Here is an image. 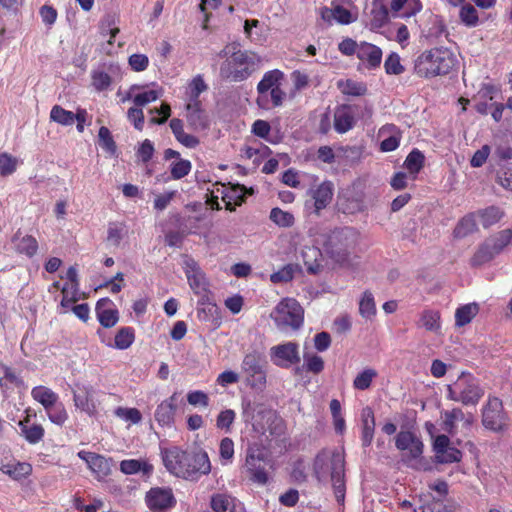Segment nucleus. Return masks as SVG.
<instances>
[{"instance_id":"nucleus-1","label":"nucleus","mask_w":512,"mask_h":512,"mask_svg":"<svg viewBox=\"0 0 512 512\" xmlns=\"http://www.w3.org/2000/svg\"><path fill=\"white\" fill-rule=\"evenodd\" d=\"M164 466L173 475L186 480H197L211 471V463L205 451L189 453L179 447L162 450Z\"/></svg>"},{"instance_id":"nucleus-2","label":"nucleus","mask_w":512,"mask_h":512,"mask_svg":"<svg viewBox=\"0 0 512 512\" xmlns=\"http://www.w3.org/2000/svg\"><path fill=\"white\" fill-rule=\"evenodd\" d=\"M219 57L225 58L220 66L221 77L233 82L248 79L261 66V58L257 54L238 49L237 44L226 46L219 52Z\"/></svg>"},{"instance_id":"nucleus-3","label":"nucleus","mask_w":512,"mask_h":512,"mask_svg":"<svg viewBox=\"0 0 512 512\" xmlns=\"http://www.w3.org/2000/svg\"><path fill=\"white\" fill-rule=\"evenodd\" d=\"M313 471L320 483H332L336 501L343 504L345 500V461L341 453L322 450L314 460Z\"/></svg>"},{"instance_id":"nucleus-4","label":"nucleus","mask_w":512,"mask_h":512,"mask_svg":"<svg viewBox=\"0 0 512 512\" xmlns=\"http://www.w3.org/2000/svg\"><path fill=\"white\" fill-rule=\"evenodd\" d=\"M359 241L360 233L355 228L343 227L325 236L323 248L333 261L343 264L348 261Z\"/></svg>"},{"instance_id":"nucleus-5","label":"nucleus","mask_w":512,"mask_h":512,"mask_svg":"<svg viewBox=\"0 0 512 512\" xmlns=\"http://www.w3.org/2000/svg\"><path fill=\"white\" fill-rule=\"evenodd\" d=\"M456 58L447 48H433L422 52L415 60L414 70L420 77H435L449 73Z\"/></svg>"},{"instance_id":"nucleus-6","label":"nucleus","mask_w":512,"mask_h":512,"mask_svg":"<svg viewBox=\"0 0 512 512\" xmlns=\"http://www.w3.org/2000/svg\"><path fill=\"white\" fill-rule=\"evenodd\" d=\"M484 393L479 380L468 372H462L453 383L447 385V398L464 406H476Z\"/></svg>"},{"instance_id":"nucleus-7","label":"nucleus","mask_w":512,"mask_h":512,"mask_svg":"<svg viewBox=\"0 0 512 512\" xmlns=\"http://www.w3.org/2000/svg\"><path fill=\"white\" fill-rule=\"evenodd\" d=\"M284 78L283 72L274 69L266 72L257 85V105L265 110L279 107L283 104L286 93L281 89Z\"/></svg>"},{"instance_id":"nucleus-8","label":"nucleus","mask_w":512,"mask_h":512,"mask_svg":"<svg viewBox=\"0 0 512 512\" xmlns=\"http://www.w3.org/2000/svg\"><path fill=\"white\" fill-rule=\"evenodd\" d=\"M509 245H512V227L488 237L471 258V265L477 267L490 262Z\"/></svg>"},{"instance_id":"nucleus-9","label":"nucleus","mask_w":512,"mask_h":512,"mask_svg":"<svg viewBox=\"0 0 512 512\" xmlns=\"http://www.w3.org/2000/svg\"><path fill=\"white\" fill-rule=\"evenodd\" d=\"M270 317L280 330L298 329L303 323V309L292 298H285L273 309Z\"/></svg>"},{"instance_id":"nucleus-10","label":"nucleus","mask_w":512,"mask_h":512,"mask_svg":"<svg viewBox=\"0 0 512 512\" xmlns=\"http://www.w3.org/2000/svg\"><path fill=\"white\" fill-rule=\"evenodd\" d=\"M241 375L246 385L254 390L262 391L266 386L265 361L257 351H252L243 357Z\"/></svg>"},{"instance_id":"nucleus-11","label":"nucleus","mask_w":512,"mask_h":512,"mask_svg":"<svg viewBox=\"0 0 512 512\" xmlns=\"http://www.w3.org/2000/svg\"><path fill=\"white\" fill-rule=\"evenodd\" d=\"M268 462V456L261 446H248L243 468L253 483L264 486L269 482V474L265 468Z\"/></svg>"},{"instance_id":"nucleus-12","label":"nucleus","mask_w":512,"mask_h":512,"mask_svg":"<svg viewBox=\"0 0 512 512\" xmlns=\"http://www.w3.org/2000/svg\"><path fill=\"white\" fill-rule=\"evenodd\" d=\"M395 446L402 451V461L413 469H420L424 444L411 431H400L395 439Z\"/></svg>"},{"instance_id":"nucleus-13","label":"nucleus","mask_w":512,"mask_h":512,"mask_svg":"<svg viewBox=\"0 0 512 512\" xmlns=\"http://www.w3.org/2000/svg\"><path fill=\"white\" fill-rule=\"evenodd\" d=\"M333 19L342 25H348L355 22L358 18L357 9L352 0H333L331 8H324L322 18Z\"/></svg>"},{"instance_id":"nucleus-14","label":"nucleus","mask_w":512,"mask_h":512,"mask_svg":"<svg viewBox=\"0 0 512 512\" xmlns=\"http://www.w3.org/2000/svg\"><path fill=\"white\" fill-rule=\"evenodd\" d=\"M483 425L493 431H501L506 426V416L503 412L502 401L497 397L489 396L482 411Z\"/></svg>"},{"instance_id":"nucleus-15","label":"nucleus","mask_w":512,"mask_h":512,"mask_svg":"<svg viewBox=\"0 0 512 512\" xmlns=\"http://www.w3.org/2000/svg\"><path fill=\"white\" fill-rule=\"evenodd\" d=\"M269 355L272 363L281 368H289L300 362L299 345L294 342L271 347Z\"/></svg>"},{"instance_id":"nucleus-16","label":"nucleus","mask_w":512,"mask_h":512,"mask_svg":"<svg viewBox=\"0 0 512 512\" xmlns=\"http://www.w3.org/2000/svg\"><path fill=\"white\" fill-rule=\"evenodd\" d=\"M333 194V183L331 181H324L308 190L310 200L306 202L305 206L308 209H312L313 212L318 215L321 210L325 209L331 203Z\"/></svg>"},{"instance_id":"nucleus-17","label":"nucleus","mask_w":512,"mask_h":512,"mask_svg":"<svg viewBox=\"0 0 512 512\" xmlns=\"http://www.w3.org/2000/svg\"><path fill=\"white\" fill-rule=\"evenodd\" d=\"M145 502L152 511L169 509L176 504L172 489L168 487L151 488L146 493Z\"/></svg>"},{"instance_id":"nucleus-18","label":"nucleus","mask_w":512,"mask_h":512,"mask_svg":"<svg viewBox=\"0 0 512 512\" xmlns=\"http://www.w3.org/2000/svg\"><path fill=\"white\" fill-rule=\"evenodd\" d=\"M177 409V393H173L170 397L160 402L154 412L155 421L161 427L171 428L175 422V414Z\"/></svg>"},{"instance_id":"nucleus-19","label":"nucleus","mask_w":512,"mask_h":512,"mask_svg":"<svg viewBox=\"0 0 512 512\" xmlns=\"http://www.w3.org/2000/svg\"><path fill=\"white\" fill-rule=\"evenodd\" d=\"M78 457L86 462L88 468L99 480L105 478L111 472L110 460L102 455L82 450L78 452Z\"/></svg>"},{"instance_id":"nucleus-20","label":"nucleus","mask_w":512,"mask_h":512,"mask_svg":"<svg viewBox=\"0 0 512 512\" xmlns=\"http://www.w3.org/2000/svg\"><path fill=\"white\" fill-rule=\"evenodd\" d=\"M186 277L190 288L193 292L200 296H206L209 283L204 273L197 266L196 262L189 260L186 262Z\"/></svg>"},{"instance_id":"nucleus-21","label":"nucleus","mask_w":512,"mask_h":512,"mask_svg":"<svg viewBox=\"0 0 512 512\" xmlns=\"http://www.w3.org/2000/svg\"><path fill=\"white\" fill-rule=\"evenodd\" d=\"M94 390L88 385H77L73 391V401L77 409L85 412L89 416L96 413V405L93 400Z\"/></svg>"},{"instance_id":"nucleus-22","label":"nucleus","mask_w":512,"mask_h":512,"mask_svg":"<svg viewBox=\"0 0 512 512\" xmlns=\"http://www.w3.org/2000/svg\"><path fill=\"white\" fill-rule=\"evenodd\" d=\"M222 187L221 196L226 209L235 211V206H240L245 201L247 188L238 183H228V185H222Z\"/></svg>"},{"instance_id":"nucleus-23","label":"nucleus","mask_w":512,"mask_h":512,"mask_svg":"<svg viewBox=\"0 0 512 512\" xmlns=\"http://www.w3.org/2000/svg\"><path fill=\"white\" fill-rule=\"evenodd\" d=\"M357 58L365 68L374 70L381 64L382 50L374 44L361 42Z\"/></svg>"},{"instance_id":"nucleus-24","label":"nucleus","mask_w":512,"mask_h":512,"mask_svg":"<svg viewBox=\"0 0 512 512\" xmlns=\"http://www.w3.org/2000/svg\"><path fill=\"white\" fill-rule=\"evenodd\" d=\"M96 315L100 324L105 328L115 326L119 319V313L114 308V303L109 298H102L96 303Z\"/></svg>"},{"instance_id":"nucleus-25","label":"nucleus","mask_w":512,"mask_h":512,"mask_svg":"<svg viewBox=\"0 0 512 512\" xmlns=\"http://www.w3.org/2000/svg\"><path fill=\"white\" fill-rule=\"evenodd\" d=\"M379 137L382 138L380 143L381 151L391 152L399 147L402 135L398 127L393 124H387L379 130Z\"/></svg>"},{"instance_id":"nucleus-26","label":"nucleus","mask_w":512,"mask_h":512,"mask_svg":"<svg viewBox=\"0 0 512 512\" xmlns=\"http://www.w3.org/2000/svg\"><path fill=\"white\" fill-rule=\"evenodd\" d=\"M355 125V113L353 108L348 105H342L335 110L334 128L342 134L351 130Z\"/></svg>"},{"instance_id":"nucleus-27","label":"nucleus","mask_w":512,"mask_h":512,"mask_svg":"<svg viewBox=\"0 0 512 512\" xmlns=\"http://www.w3.org/2000/svg\"><path fill=\"white\" fill-rule=\"evenodd\" d=\"M187 121L194 129H205L209 126V118L202 109L201 102H188L186 105Z\"/></svg>"},{"instance_id":"nucleus-28","label":"nucleus","mask_w":512,"mask_h":512,"mask_svg":"<svg viewBox=\"0 0 512 512\" xmlns=\"http://www.w3.org/2000/svg\"><path fill=\"white\" fill-rule=\"evenodd\" d=\"M301 257L308 273L316 274L322 268V252L318 247L305 246L301 250Z\"/></svg>"},{"instance_id":"nucleus-29","label":"nucleus","mask_w":512,"mask_h":512,"mask_svg":"<svg viewBox=\"0 0 512 512\" xmlns=\"http://www.w3.org/2000/svg\"><path fill=\"white\" fill-rule=\"evenodd\" d=\"M361 424H362V446L368 447L371 445L374 438L375 431V417L373 410L370 407H365L361 411Z\"/></svg>"},{"instance_id":"nucleus-30","label":"nucleus","mask_w":512,"mask_h":512,"mask_svg":"<svg viewBox=\"0 0 512 512\" xmlns=\"http://www.w3.org/2000/svg\"><path fill=\"white\" fill-rule=\"evenodd\" d=\"M120 471L126 475L141 473L149 477L153 472V465L144 459H126L120 462Z\"/></svg>"},{"instance_id":"nucleus-31","label":"nucleus","mask_w":512,"mask_h":512,"mask_svg":"<svg viewBox=\"0 0 512 512\" xmlns=\"http://www.w3.org/2000/svg\"><path fill=\"white\" fill-rule=\"evenodd\" d=\"M425 156L417 148H414L406 157L403 167L410 175V180L414 181L424 166Z\"/></svg>"},{"instance_id":"nucleus-32","label":"nucleus","mask_w":512,"mask_h":512,"mask_svg":"<svg viewBox=\"0 0 512 512\" xmlns=\"http://www.w3.org/2000/svg\"><path fill=\"white\" fill-rule=\"evenodd\" d=\"M29 418L26 417L24 420H20L18 425L21 429V435L29 444H37L44 437V428L40 424L29 425Z\"/></svg>"},{"instance_id":"nucleus-33","label":"nucleus","mask_w":512,"mask_h":512,"mask_svg":"<svg viewBox=\"0 0 512 512\" xmlns=\"http://www.w3.org/2000/svg\"><path fill=\"white\" fill-rule=\"evenodd\" d=\"M12 243L16 252L24 254L27 257L34 256L38 249L37 240L30 235L21 236L20 234H16L12 239Z\"/></svg>"},{"instance_id":"nucleus-34","label":"nucleus","mask_w":512,"mask_h":512,"mask_svg":"<svg viewBox=\"0 0 512 512\" xmlns=\"http://www.w3.org/2000/svg\"><path fill=\"white\" fill-rule=\"evenodd\" d=\"M390 7L392 12L398 13L403 11L400 16L409 18L422 10V3L420 0H392Z\"/></svg>"},{"instance_id":"nucleus-35","label":"nucleus","mask_w":512,"mask_h":512,"mask_svg":"<svg viewBox=\"0 0 512 512\" xmlns=\"http://www.w3.org/2000/svg\"><path fill=\"white\" fill-rule=\"evenodd\" d=\"M32 398L40 403L44 409H48L59 401V396L46 386H36L31 390Z\"/></svg>"},{"instance_id":"nucleus-36","label":"nucleus","mask_w":512,"mask_h":512,"mask_svg":"<svg viewBox=\"0 0 512 512\" xmlns=\"http://www.w3.org/2000/svg\"><path fill=\"white\" fill-rule=\"evenodd\" d=\"M371 27L378 29L383 27L389 20V12L383 0H373L371 4Z\"/></svg>"},{"instance_id":"nucleus-37","label":"nucleus","mask_w":512,"mask_h":512,"mask_svg":"<svg viewBox=\"0 0 512 512\" xmlns=\"http://www.w3.org/2000/svg\"><path fill=\"white\" fill-rule=\"evenodd\" d=\"M144 88L137 91V96L134 98V104L135 106L142 107L145 106L151 102L156 101L163 95V89L156 85L155 83H152L151 89H147L148 85H143Z\"/></svg>"},{"instance_id":"nucleus-38","label":"nucleus","mask_w":512,"mask_h":512,"mask_svg":"<svg viewBox=\"0 0 512 512\" xmlns=\"http://www.w3.org/2000/svg\"><path fill=\"white\" fill-rule=\"evenodd\" d=\"M475 214L485 229L497 224L504 216V212L496 206L478 210Z\"/></svg>"},{"instance_id":"nucleus-39","label":"nucleus","mask_w":512,"mask_h":512,"mask_svg":"<svg viewBox=\"0 0 512 512\" xmlns=\"http://www.w3.org/2000/svg\"><path fill=\"white\" fill-rule=\"evenodd\" d=\"M458 421H465L467 426L472 423L471 420L465 419V415L460 408H454L450 411H445L443 429L451 435L455 434L456 422Z\"/></svg>"},{"instance_id":"nucleus-40","label":"nucleus","mask_w":512,"mask_h":512,"mask_svg":"<svg viewBox=\"0 0 512 512\" xmlns=\"http://www.w3.org/2000/svg\"><path fill=\"white\" fill-rule=\"evenodd\" d=\"M476 214H468L464 216L456 225L453 236L457 239L465 238L477 230Z\"/></svg>"},{"instance_id":"nucleus-41","label":"nucleus","mask_w":512,"mask_h":512,"mask_svg":"<svg viewBox=\"0 0 512 512\" xmlns=\"http://www.w3.org/2000/svg\"><path fill=\"white\" fill-rule=\"evenodd\" d=\"M61 292L63 297L60 302V307L58 308V313L64 314L78 300L79 287H77L76 284H65L61 288Z\"/></svg>"},{"instance_id":"nucleus-42","label":"nucleus","mask_w":512,"mask_h":512,"mask_svg":"<svg viewBox=\"0 0 512 512\" xmlns=\"http://www.w3.org/2000/svg\"><path fill=\"white\" fill-rule=\"evenodd\" d=\"M0 471L14 480H21L32 473V466L27 462H18L16 464H6L0 467Z\"/></svg>"},{"instance_id":"nucleus-43","label":"nucleus","mask_w":512,"mask_h":512,"mask_svg":"<svg viewBox=\"0 0 512 512\" xmlns=\"http://www.w3.org/2000/svg\"><path fill=\"white\" fill-rule=\"evenodd\" d=\"M479 307L476 303H469L459 307L455 312V323L457 326H465L477 315Z\"/></svg>"},{"instance_id":"nucleus-44","label":"nucleus","mask_w":512,"mask_h":512,"mask_svg":"<svg viewBox=\"0 0 512 512\" xmlns=\"http://www.w3.org/2000/svg\"><path fill=\"white\" fill-rule=\"evenodd\" d=\"M211 508L215 512H233L235 498L227 494H216L211 499Z\"/></svg>"},{"instance_id":"nucleus-45","label":"nucleus","mask_w":512,"mask_h":512,"mask_svg":"<svg viewBox=\"0 0 512 512\" xmlns=\"http://www.w3.org/2000/svg\"><path fill=\"white\" fill-rule=\"evenodd\" d=\"M342 210L347 214H354L365 209L363 193H352L341 203Z\"/></svg>"},{"instance_id":"nucleus-46","label":"nucleus","mask_w":512,"mask_h":512,"mask_svg":"<svg viewBox=\"0 0 512 512\" xmlns=\"http://www.w3.org/2000/svg\"><path fill=\"white\" fill-rule=\"evenodd\" d=\"M270 220L281 228L292 227L295 223L294 215L288 211H284L278 207L270 211Z\"/></svg>"},{"instance_id":"nucleus-47","label":"nucleus","mask_w":512,"mask_h":512,"mask_svg":"<svg viewBox=\"0 0 512 512\" xmlns=\"http://www.w3.org/2000/svg\"><path fill=\"white\" fill-rule=\"evenodd\" d=\"M359 313L366 319H372L376 314L374 296L370 291H365L359 302Z\"/></svg>"},{"instance_id":"nucleus-48","label":"nucleus","mask_w":512,"mask_h":512,"mask_svg":"<svg viewBox=\"0 0 512 512\" xmlns=\"http://www.w3.org/2000/svg\"><path fill=\"white\" fill-rule=\"evenodd\" d=\"M419 323L428 331L438 332L441 328L440 314L437 311L425 310L421 314Z\"/></svg>"},{"instance_id":"nucleus-49","label":"nucleus","mask_w":512,"mask_h":512,"mask_svg":"<svg viewBox=\"0 0 512 512\" xmlns=\"http://www.w3.org/2000/svg\"><path fill=\"white\" fill-rule=\"evenodd\" d=\"M207 89L208 85L205 83L203 76L200 74L196 75L188 84V102H200L198 99L200 94L205 92Z\"/></svg>"},{"instance_id":"nucleus-50","label":"nucleus","mask_w":512,"mask_h":512,"mask_svg":"<svg viewBox=\"0 0 512 512\" xmlns=\"http://www.w3.org/2000/svg\"><path fill=\"white\" fill-rule=\"evenodd\" d=\"M299 270L300 268L298 265L287 264L278 271L272 273L270 275V281L274 284L287 283L293 279L294 274Z\"/></svg>"},{"instance_id":"nucleus-51","label":"nucleus","mask_w":512,"mask_h":512,"mask_svg":"<svg viewBox=\"0 0 512 512\" xmlns=\"http://www.w3.org/2000/svg\"><path fill=\"white\" fill-rule=\"evenodd\" d=\"M459 17L461 22L467 27H476L479 24L478 11L470 3L461 6Z\"/></svg>"},{"instance_id":"nucleus-52","label":"nucleus","mask_w":512,"mask_h":512,"mask_svg":"<svg viewBox=\"0 0 512 512\" xmlns=\"http://www.w3.org/2000/svg\"><path fill=\"white\" fill-rule=\"evenodd\" d=\"M91 78L92 85L97 91H104L108 89L112 83L111 76L106 71L105 66L93 70Z\"/></svg>"},{"instance_id":"nucleus-53","label":"nucleus","mask_w":512,"mask_h":512,"mask_svg":"<svg viewBox=\"0 0 512 512\" xmlns=\"http://www.w3.org/2000/svg\"><path fill=\"white\" fill-rule=\"evenodd\" d=\"M50 119L63 126H70L75 122L74 113L65 110L59 105L52 107L50 111Z\"/></svg>"},{"instance_id":"nucleus-54","label":"nucleus","mask_w":512,"mask_h":512,"mask_svg":"<svg viewBox=\"0 0 512 512\" xmlns=\"http://www.w3.org/2000/svg\"><path fill=\"white\" fill-rule=\"evenodd\" d=\"M338 87L341 89L342 93L351 96H362L367 92L366 84L350 79L339 81Z\"/></svg>"},{"instance_id":"nucleus-55","label":"nucleus","mask_w":512,"mask_h":512,"mask_svg":"<svg viewBox=\"0 0 512 512\" xmlns=\"http://www.w3.org/2000/svg\"><path fill=\"white\" fill-rule=\"evenodd\" d=\"M45 411L49 420L55 425L62 426L68 419V413L59 401Z\"/></svg>"},{"instance_id":"nucleus-56","label":"nucleus","mask_w":512,"mask_h":512,"mask_svg":"<svg viewBox=\"0 0 512 512\" xmlns=\"http://www.w3.org/2000/svg\"><path fill=\"white\" fill-rule=\"evenodd\" d=\"M377 376L374 369L368 368L360 372L353 381V386L358 390H366L370 387L373 379Z\"/></svg>"},{"instance_id":"nucleus-57","label":"nucleus","mask_w":512,"mask_h":512,"mask_svg":"<svg viewBox=\"0 0 512 512\" xmlns=\"http://www.w3.org/2000/svg\"><path fill=\"white\" fill-rule=\"evenodd\" d=\"M134 341V332L130 327L121 328L115 335V347L124 350L131 346Z\"/></svg>"},{"instance_id":"nucleus-58","label":"nucleus","mask_w":512,"mask_h":512,"mask_svg":"<svg viewBox=\"0 0 512 512\" xmlns=\"http://www.w3.org/2000/svg\"><path fill=\"white\" fill-rule=\"evenodd\" d=\"M192 165L189 160L178 159L171 163L170 172L171 176L175 180H179L187 176L191 171Z\"/></svg>"},{"instance_id":"nucleus-59","label":"nucleus","mask_w":512,"mask_h":512,"mask_svg":"<svg viewBox=\"0 0 512 512\" xmlns=\"http://www.w3.org/2000/svg\"><path fill=\"white\" fill-rule=\"evenodd\" d=\"M98 138H99V145L102 149H104L106 152L110 154H115L116 152V143L111 135L110 130L102 126L99 129L98 132Z\"/></svg>"},{"instance_id":"nucleus-60","label":"nucleus","mask_w":512,"mask_h":512,"mask_svg":"<svg viewBox=\"0 0 512 512\" xmlns=\"http://www.w3.org/2000/svg\"><path fill=\"white\" fill-rule=\"evenodd\" d=\"M236 418V413L232 409L222 410L216 419V426L218 429L224 430L225 432L231 431V426Z\"/></svg>"},{"instance_id":"nucleus-61","label":"nucleus","mask_w":512,"mask_h":512,"mask_svg":"<svg viewBox=\"0 0 512 512\" xmlns=\"http://www.w3.org/2000/svg\"><path fill=\"white\" fill-rule=\"evenodd\" d=\"M114 414L120 419L132 424H138L142 419L141 412L136 408L117 407Z\"/></svg>"},{"instance_id":"nucleus-62","label":"nucleus","mask_w":512,"mask_h":512,"mask_svg":"<svg viewBox=\"0 0 512 512\" xmlns=\"http://www.w3.org/2000/svg\"><path fill=\"white\" fill-rule=\"evenodd\" d=\"M18 160L8 153L0 154V175L8 176L17 169Z\"/></svg>"},{"instance_id":"nucleus-63","label":"nucleus","mask_w":512,"mask_h":512,"mask_svg":"<svg viewBox=\"0 0 512 512\" xmlns=\"http://www.w3.org/2000/svg\"><path fill=\"white\" fill-rule=\"evenodd\" d=\"M219 454L223 464L232 462L234 457V442L231 438L225 437L220 441Z\"/></svg>"},{"instance_id":"nucleus-64","label":"nucleus","mask_w":512,"mask_h":512,"mask_svg":"<svg viewBox=\"0 0 512 512\" xmlns=\"http://www.w3.org/2000/svg\"><path fill=\"white\" fill-rule=\"evenodd\" d=\"M384 68L385 72L389 75H399L404 72V67L401 65L400 57L395 52L388 55L384 62Z\"/></svg>"}]
</instances>
